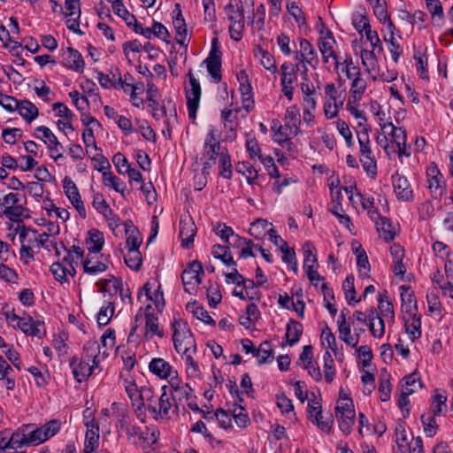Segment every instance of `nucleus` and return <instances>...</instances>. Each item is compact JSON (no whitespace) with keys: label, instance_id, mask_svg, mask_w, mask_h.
Masks as SVG:
<instances>
[{"label":"nucleus","instance_id":"obj_37","mask_svg":"<svg viewBox=\"0 0 453 453\" xmlns=\"http://www.w3.org/2000/svg\"><path fill=\"white\" fill-rule=\"evenodd\" d=\"M16 111L27 123H31L39 114L38 108L28 100L19 101Z\"/></svg>","mask_w":453,"mask_h":453},{"label":"nucleus","instance_id":"obj_23","mask_svg":"<svg viewBox=\"0 0 453 453\" xmlns=\"http://www.w3.org/2000/svg\"><path fill=\"white\" fill-rule=\"evenodd\" d=\"M70 366L73 377L78 382L85 381L93 372V366H90V364L84 358V354L81 360L73 358L70 363Z\"/></svg>","mask_w":453,"mask_h":453},{"label":"nucleus","instance_id":"obj_32","mask_svg":"<svg viewBox=\"0 0 453 453\" xmlns=\"http://www.w3.org/2000/svg\"><path fill=\"white\" fill-rule=\"evenodd\" d=\"M377 227V231L380 236L386 242H391L395 236V232L392 226L391 222L388 219L382 217L379 214V217L375 219H372Z\"/></svg>","mask_w":453,"mask_h":453},{"label":"nucleus","instance_id":"obj_5","mask_svg":"<svg viewBox=\"0 0 453 453\" xmlns=\"http://www.w3.org/2000/svg\"><path fill=\"white\" fill-rule=\"evenodd\" d=\"M0 209L5 217L13 222L19 221L26 211L25 207L19 203V195L9 193L0 198Z\"/></svg>","mask_w":453,"mask_h":453},{"label":"nucleus","instance_id":"obj_57","mask_svg":"<svg viewBox=\"0 0 453 453\" xmlns=\"http://www.w3.org/2000/svg\"><path fill=\"white\" fill-rule=\"evenodd\" d=\"M375 51L376 50H362L360 52L362 65L368 73L374 70L377 65V58Z\"/></svg>","mask_w":453,"mask_h":453},{"label":"nucleus","instance_id":"obj_30","mask_svg":"<svg viewBox=\"0 0 453 453\" xmlns=\"http://www.w3.org/2000/svg\"><path fill=\"white\" fill-rule=\"evenodd\" d=\"M378 308L380 314L384 317L388 323L395 322V311L392 303L389 301L387 290H383L378 295Z\"/></svg>","mask_w":453,"mask_h":453},{"label":"nucleus","instance_id":"obj_40","mask_svg":"<svg viewBox=\"0 0 453 453\" xmlns=\"http://www.w3.org/2000/svg\"><path fill=\"white\" fill-rule=\"evenodd\" d=\"M428 12L432 16L433 22L435 26L441 27L443 24L444 13L440 0H426Z\"/></svg>","mask_w":453,"mask_h":453},{"label":"nucleus","instance_id":"obj_4","mask_svg":"<svg viewBox=\"0 0 453 453\" xmlns=\"http://www.w3.org/2000/svg\"><path fill=\"white\" fill-rule=\"evenodd\" d=\"M187 76L188 78V87L185 88L187 108L189 118L196 119L202 94L201 85L192 70H189Z\"/></svg>","mask_w":453,"mask_h":453},{"label":"nucleus","instance_id":"obj_36","mask_svg":"<svg viewBox=\"0 0 453 453\" xmlns=\"http://www.w3.org/2000/svg\"><path fill=\"white\" fill-rule=\"evenodd\" d=\"M356 103L353 102V99H349L347 104V110L349 113L357 120V131H364L370 132L371 127L367 124V119L365 117V113L358 110L356 105Z\"/></svg>","mask_w":453,"mask_h":453},{"label":"nucleus","instance_id":"obj_49","mask_svg":"<svg viewBox=\"0 0 453 453\" xmlns=\"http://www.w3.org/2000/svg\"><path fill=\"white\" fill-rule=\"evenodd\" d=\"M354 253L357 257V265L359 268V274L361 277L368 278L370 272V264L367 255L364 249L361 247L354 249Z\"/></svg>","mask_w":453,"mask_h":453},{"label":"nucleus","instance_id":"obj_39","mask_svg":"<svg viewBox=\"0 0 453 453\" xmlns=\"http://www.w3.org/2000/svg\"><path fill=\"white\" fill-rule=\"evenodd\" d=\"M104 243L103 233L98 230H91L88 232V238L86 245L89 253L98 254Z\"/></svg>","mask_w":453,"mask_h":453},{"label":"nucleus","instance_id":"obj_16","mask_svg":"<svg viewBox=\"0 0 453 453\" xmlns=\"http://www.w3.org/2000/svg\"><path fill=\"white\" fill-rule=\"evenodd\" d=\"M427 188L434 198L441 197L445 190L444 179L442 174L434 164H431L426 171Z\"/></svg>","mask_w":453,"mask_h":453},{"label":"nucleus","instance_id":"obj_25","mask_svg":"<svg viewBox=\"0 0 453 453\" xmlns=\"http://www.w3.org/2000/svg\"><path fill=\"white\" fill-rule=\"evenodd\" d=\"M253 56L265 70L273 74L278 73L274 57L268 50L263 49L260 45H255Z\"/></svg>","mask_w":453,"mask_h":453},{"label":"nucleus","instance_id":"obj_63","mask_svg":"<svg viewBox=\"0 0 453 453\" xmlns=\"http://www.w3.org/2000/svg\"><path fill=\"white\" fill-rule=\"evenodd\" d=\"M287 10L299 26H302L305 23L304 13L296 1L288 0Z\"/></svg>","mask_w":453,"mask_h":453},{"label":"nucleus","instance_id":"obj_22","mask_svg":"<svg viewBox=\"0 0 453 453\" xmlns=\"http://www.w3.org/2000/svg\"><path fill=\"white\" fill-rule=\"evenodd\" d=\"M122 284V280L114 276H110L106 279H99L96 283L98 287V291L103 293L104 297H109L108 300H111L119 293Z\"/></svg>","mask_w":453,"mask_h":453},{"label":"nucleus","instance_id":"obj_62","mask_svg":"<svg viewBox=\"0 0 453 453\" xmlns=\"http://www.w3.org/2000/svg\"><path fill=\"white\" fill-rule=\"evenodd\" d=\"M219 174L221 177L229 180L232 178L231 158L227 152L221 151L219 156Z\"/></svg>","mask_w":453,"mask_h":453},{"label":"nucleus","instance_id":"obj_48","mask_svg":"<svg viewBox=\"0 0 453 453\" xmlns=\"http://www.w3.org/2000/svg\"><path fill=\"white\" fill-rule=\"evenodd\" d=\"M420 387L419 376L417 373H411L403 379L401 391L404 395H411Z\"/></svg>","mask_w":453,"mask_h":453},{"label":"nucleus","instance_id":"obj_21","mask_svg":"<svg viewBox=\"0 0 453 453\" xmlns=\"http://www.w3.org/2000/svg\"><path fill=\"white\" fill-rule=\"evenodd\" d=\"M173 24L176 33V42L180 45H186L188 41L187 25L183 18L180 4H175Z\"/></svg>","mask_w":453,"mask_h":453},{"label":"nucleus","instance_id":"obj_8","mask_svg":"<svg viewBox=\"0 0 453 453\" xmlns=\"http://www.w3.org/2000/svg\"><path fill=\"white\" fill-rule=\"evenodd\" d=\"M324 88L326 94L324 113L326 118L330 119L337 116L339 108L343 105V101L334 83L326 84Z\"/></svg>","mask_w":453,"mask_h":453},{"label":"nucleus","instance_id":"obj_9","mask_svg":"<svg viewBox=\"0 0 453 453\" xmlns=\"http://www.w3.org/2000/svg\"><path fill=\"white\" fill-rule=\"evenodd\" d=\"M201 274H203L202 265L198 261H193L186 268L181 275L184 289L188 293L196 291L201 283Z\"/></svg>","mask_w":453,"mask_h":453},{"label":"nucleus","instance_id":"obj_46","mask_svg":"<svg viewBox=\"0 0 453 453\" xmlns=\"http://www.w3.org/2000/svg\"><path fill=\"white\" fill-rule=\"evenodd\" d=\"M236 171L246 178L250 185L255 184L258 178V171L249 162H239Z\"/></svg>","mask_w":453,"mask_h":453},{"label":"nucleus","instance_id":"obj_47","mask_svg":"<svg viewBox=\"0 0 453 453\" xmlns=\"http://www.w3.org/2000/svg\"><path fill=\"white\" fill-rule=\"evenodd\" d=\"M272 129L273 131V140L275 142L279 143L281 147L292 145L289 136H293V134H290V130L287 127L284 125H280L278 127L273 126Z\"/></svg>","mask_w":453,"mask_h":453},{"label":"nucleus","instance_id":"obj_44","mask_svg":"<svg viewBox=\"0 0 453 453\" xmlns=\"http://www.w3.org/2000/svg\"><path fill=\"white\" fill-rule=\"evenodd\" d=\"M147 101L149 103V107L153 111H161L162 114L166 115V110L165 106H160L158 103V89L157 88L152 84L149 83L147 85Z\"/></svg>","mask_w":453,"mask_h":453},{"label":"nucleus","instance_id":"obj_58","mask_svg":"<svg viewBox=\"0 0 453 453\" xmlns=\"http://www.w3.org/2000/svg\"><path fill=\"white\" fill-rule=\"evenodd\" d=\"M321 343L326 350L331 349L335 356L338 354L336 340L331 329L326 326L321 333Z\"/></svg>","mask_w":453,"mask_h":453},{"label":"nucleus","instance_id":"obj_6","mask_svg":"<svg viewBox=\"0 0 453 453\" xmlns=\"http://www.w3.org/2000/svg\"><path fill=\"white\" fill-rule=\"evenodd\" d=\"M154 401L155 404L152 403V406H155V411L153 409H149V411L152 414L153 418L156 420L168 418L169 411L173 407V403L172 393L166 385L161 388V394L157 395Z\"/></svg>","mask_w":453,"mask_h":453},{"label":"nucleus","instance_id":"obj_1","mask_svg":"<svg viewBox=\"0 0 453 453\" xmlns=\"http://www.w3.org/2000/svg\"><path fill=\"white\" fill-rule=\"evenodd\" d=\"M173 341L177 353H185L196 349V341L188 323L181 319H174L172 322Z\"/></svg>","mask_w":453,"mask_h":453},{"label":"nucleus","instance_id":"obj_54","mask_svg":"<svg viewBox=\"0 0 453 453\" xmlns=\"http://www.w3.org/2000/svg\"><path fill=\"white\" fill-rule=\"evenodd\" d=\"M296 81V74H285L283 77H280L281 92L289 101L293 99L294 84Z\"/></svg>","mask_w":453,"mask_h":453},{"label":"nucleus","instance_id":"obj_11","mask_svg":"<svg viewBox=\"0 0 453 453\" xmlns=\"http://www.w3.org/2000/svg\"><path fill=\"white\" fill-rule=\"evenodd\" d=\"M170 392L172 393V403L178 404L183 401H188L193 396V389L188 383L182 381L178 375L172 379L167 386Z\"/></svg>","mask_w":453,"mask_h":453},{"label":"nucleus","instance_id":"obj_29","mask_svg":"<svg viewBox=\"0 0 453 453\" xmlns=\"http://www.w3.org/2000/svg\"><path fill=\"white\" fill-rule=\"evenodd\" d=\"M196 354V349L180 354L184 361L187 376L191 379H200L202 376L200 366L194 358Z\"/></svg>","mask_w":453,"mask_h":453},{"label":"nucleus","instance_id":"obj_18","mask_svg":"<svg viewBox=\"0 0 453 453\" xmlns=\"http://www.w3.org/2000/svg\"><path fill=\"white\" fill-rule=\"evenodd\" d=\"M339 338L348 346L354 348L358 344L359 334H351L350 325L347 322L345 311L342 310L337 320Z\"/></svg>","mask_w":453,"mask_h":453},{"label":"nucleus","instance_id":"obj_50","mask_svg":"<svg viewBox=\"0 0 453 453\" xmlns=\"http://www.w3.org/2000/svg\"><path fill=\"white\" fill-rule=\"evenodd\" d=\"M35 138L42 141L47 148L54 145L58 142L57 136L53 134V132L45 126H40L35 128Z\"/></svg>","mask_w":453,"mask_h":453},{"label":"nucleus","instance_id":"obj_20","mask_svg":"<svg viewBox=\"0 0 453 453\" xmlns=\"http://www.w3.org/2000/svg\"><path fill=\"white\" fill-rule=\"evenodd\" d=\"M151 304H148L145 308V328H144V338L150 340L154 336L163 337L164 331L159 327L158 318L150 311Z\"/></svg>","mask_w":453,"mask_h":453},{"label":"nucleus","instance_id":"obj_12","mask_svg":"<svg viewBox=\"0 0 453 453\" xmlns=\"http://www.w3.org/2000/svg\"><path fill=\"white\" fill-rule=\"evenodd\" d=\"M150 372L161 380H168L169 382L172 379L178 375L177 370L165 359L162 357H154L149 363Z\"/></svg>","mask_w":453,"mask_h":453},{"label":"nucleus","instance_id":"obj_52","mask_svg":"<svg viewBox=\"0 0 453 453\" xmlns=\"http://www.w3.org/2000/svg\"><path fill=\"white\" fill-rule=\"evenodd\" d=\"M366 89V81L361 77V75L351 82L350 87V97L354 103H357L361 100L363 94Z\"/></svg>","mask_w":453,"mask_h":453},{"label":"nucleus","instance_id":"obj_15","mask_svg":"<svg viewBox=\"0 0 453 453\" xmlns=\"http://www.w3.org/2000/svg\"><path fill=\"white\" fill-rule=\"evenodd\" d=\"M392 184L394 192L398 200L403 202H411L413 200V190L411 183L405 176L395 173L392 176Z\"/></svg>","mask_w":453,"mask_h":453},{"label":"nucleus","instance_id":"obj_24","mask_svg":"<svg viewBox=\"0 0 453 453\" xmlns=\"http://www.w3.org/2000/svg\"><path fill=\"white\" fill-rule=\"evenodd\" d=\"M204 62L212 81L215 83L219 82L221 81L220 52L212 49Z\"/></svg>","mask_w":453,"mask_h":453},{"label":"nucleus","instance_id":"obj_2","mask_svg":"<svg viewBox=\"0 0 453 453\" xmlns=\"http://www.w3.org/2000/svg\"><path fill=\"white\" fill-rule=\"evenodd\" d=\"M35 424H26L19 426L11 436V449L41 444Z\"/></svg>","mask_w":453,"mask_h":453},{"label":"nucleus","instance_id":"obj_61","mask_svg":"<svg viewBox=\"0 0 453 453\" xmlns=\"http://www.w3.org/2000/svg\"><path fill=\"white\" fill-rule=\"evenodd\" d=\"M447 396L440 392L438 389L435 390L433 401V414L434 416H439L442 412L447 411Z\"/></svg>","mask_w":453,"mask_h":453},{"label":"nucleus","instance_id":"obj_3","mask_svg":"<svg viewBox=\"0 0 453 453\" xmlns=\"http://www.w3.org/2000/svg\"><path fill=\"white\" fill-rule=\"evenodd\" d=\"M369 133L357 131V136L360 147V162L366 173L374 177L377 173V165L370 146Z\"/></svg>","mask_w":453,"mask_h":453},{"label":"nucleus","instance_id":"obj_26","mask_svg":"<svg viewBox=\"0 0 453 453\" xmlns=\"http://www.w3.org/2000/svg\"><path fill=\"white\" fill-rule=\"evenodd\" d=\"M300 124L301 115L297 106L292 105L288 107L285 113L284 126L290 130V134H292L293 136L301 134Z\"/></svg>","mask_w":453,"mask_h":453},{"label":"nucleus","instance_id":"obj_7","mask_svg":"<svg viewBox=\"0 0 453 453\" xmlns=\"http://www.w3.org/2000/svg\"><path fill=\"white\" fill-rule=\"evenodd\" d=\"M62 13L66 18L67 28L77 35H82L83 32L80 29L81 0H65Z\"/></svg>","mask_w":453,"mask_h":453},{"label":"nucleus","instance_id":"obj_64","mask_svg":"<svg viewBox=\"0 0 453 453\" xmlns=\"http://www.w3.org/2000/svg\"><path fill=\"white\" fill-rule=\"evenodd\" d=\"M99 446V432H86L83 453H94Z\"/></svg>","mask_w":453,"mask_h":453},{"label":"nucleus","instance_id":"obj_60","mask_svg":"<svg viewBox=\"0 0 453 453\" xmlns=\"http://www.w3.org/2000/svg\"><path fill=\"white\" fill-rule=\"evenodd\" d=\"M225 10L229 24H236L237 22L244 21V13L242 7L228 4L226 6Z\"/></svg>","mask_w":453,"mask_h":453},{"label":"nucleus","instance_id":"obj_10","mask_svg":"<svg viewBox=\"0 0 453 453\" xmlns=\"http://www.w3.org/2000/svg\"><path fill=\"white\" fill-rule=\"evenodd\" d=\"M63 189L65 196H67L73 206L76 209L79 215L82 219H85L87 217V212L84 203L81 200V196L80 195L76 184L70 177L66 176L63 180Z\"/></svg>","mask_w":453,"mask_h":453},{"label":"nucleus","instance_id":"obj_31","mask_svg":"<svg viewBox=\"0 0 453 453\" xmlns=\"http://www.w3.org/2000/svg\"><path fill=\"white\" fill-rule=\"evenodd\" d=\"M84 358L88 362L92 360L93 371L99 366L103 358L100 357L101 348L96 341H88L85 343L83 348Z\"/></svg>","mask_w":453,"mask_h":453},{"label":"nucleus","instance_id":"obj_35","mask_svg":"<svg viewBox=\"0 0 453 453\" xmlns=\"http://www.w3.org/2000/svg\"><path fill=\"white\" fill-rule=\"evenodd\" d=\"M405 332L410 339L414 342L421 336V319L418 315L404 316Z\"/></svg>","mask_w":453,"mask_h":453},{"label":"nucleus","instance_id":"obj_28","mask_svg":"<svg viewBox=\"0 0 453 453\" xmlns=\"http://www.w3.org/2000/svg\"><path fill=\"white\" fill-rule=\"evenodd\" d=\"M298 42L299 50H301L303 57L304 58V61L307 62L311 68L316 69L319 63L316 49L305 38H299Z\"/></svg>","mask_w":453,"mask_h":453},{"label":"nucleus","instance_id":"obj_17","mask_svg":"<svg viewBox=\"0 0 453 453\" xmlns=\"http://www.w3.org/2000/svg\"><path fill=\"white\" fill-rule=\"evenodd\" d=\"M153 285L151 282H147L143 285L142 288L138 293L137 298L140 302H142L143 294L146 300L151 301L156 309L161 312L165 307V299L163 291L161 290L160 284L157 285V288L152 291Z\"/></svg>","mask_w":453,"mask_h":453},{"label":"nucleus","instance_id":"obj_33","mask_svg":"<svg viewBox=\"0 0 453 453\" xmlns=\"http://www.w3.org/2000/svg\"><path fill=\"white\" fill-rule=\"evenodd\" d=\"M61 429V422L51 419L41 426H37L40 442L42 443L56 435Z\"/></svg>","mask_w":453,"mask_h":453},{"label":"nucleus","instance_id":"obj_45","mask_svg":"<svg viewBox=\"0 0 453 453\" xmlns=\"http://www.w3.org/2000/svg\"><path fill=\"white\" fill-rule=\"evenodd\" d=\"M115 311V303L112 300H106L100 308L96 319L100 326H106L111 319Z\"/></svg>","mask_w":453,"mask_h":453},{"label":"nucleus","instance_id":"obj_59","mask_svg":"<svg viewBox=\"0 0 453 453\" xmlns=\"http://www.w3.org/2000/svg\"><path fill=\"white\" fill-rule=\"evenodd\" d=\"M232 411V418L241 428H245L250 424V418L246 410L241 405H235Z\"/></svg>","mask_w":453,"mask_h":453},{"label":"nucleus","instance_id":"obj_51","mask_svg":"<svg viewBox=\"0 0 453 453\" xmlns=\"http://www.w3.org/2000/svg\"><path fill=\"white\" fill-rule=\"evenodd\" d=\"M112 10L116 15L125 20L128 27L133 26V23L135 22L134 15L127 10L121 0H114L112 2Z\"/></svg>","mask_w":453,"mask_h":453},{"label":"nucleus","instance_id":"obj_14","mask_svg":"<svg viewBox=\"0 0 453 453\" xmlns=\"http://www.w3.org/2000/svg\"><path fill=\"white\" fill-rule=\"evenodd\" d=\"M61 63L68 69L81 73L84 71L85 63L81 54L72 47L61 50Z\"/></svg>","mask_w":453,"mask_h":453},{"label":"nucleus","instance_id":"obj_42","mask_svg":"<svg viewBox=\"0 0 453 453\" xmlns=\"http://www.w3.org/2000/svg\"><path fill=\"white\" fill-rule=\"evenodd\" d=\"M211 254L215 258L220 259L227 266L236 265L228 246L216 244L212 247Z\"/></svg>","mask_w":453,"mask_h":453},{"label":"nucleus","instance_id":"obj_56","mask_svg":"<svg viewBox=\"0 0 453 453\" xmlns=\"http://www.w3.org/2000/svg\"><path fill=\"white\" fill-rule=\"evenodd\" d=\"M119 70L118 68L111 69L110 73L104 74L102 73H98V81L100 85L104 88H119L117 86V77Z\"/></svg>","mask_w":453,"mask_h":453},{"label":"nucleus","instance_id":"obj_27","mask_svg":"<svg viewBox=\"0 0 453 453\" xmlns=\"http://www.w3.org/2000/svg\"><path fill=\"white\" fill-rule=\"evenodd\" d=\"M196 233V226L191 219H181L180 222V237L182 246L188 249L193 242Z\"/></svg>","mask_w":453,"mask_h":453},{"label":"nucleus","instance_id":"obj_43","mask_svg":"<svg viewBox=\"0 0 453 453\" xmlns=\"http://www.w3.org/2000/svg\"><path fill=\"white\" fill-rule=\"evenodd\" d=\"M335 417L341 431L346 435L349 434L355 423V411L347 410V413H337Z\"/></svg>","mask_w":453,"mask_h":453},{"label":"nucleus","instance_id":"obj_55","mask_svg":"<svg viewBox=\"0 0 453 453\" xmlns=\"http://www.w3.org/2000/svg\"><path fill=\"white\" fill-rule=\"evenodd\" d=\"M324 365V375L325 380L327 383H331L335 377V369H334V362L332 357L331 353L328 350H326L323 356Z\"/></svg>","mask_w":453,"mask_h":453},{"label":"nucleus","instance_id":"obj_19","mask_svg":"<svg viewBox=\"0 0 453 453\" xmlns=\"http://www.w3.org/2000/svg\"><path fill=\"white\" fill-rule=\"evenodd\" d=\"M400 296H401V309L405 313L404 316H414L418 312L417 299L415 297L414 291L410 286L400 287Z\"/></svg>","mask_w":453,"mask_h":453},{"label":"nucleus","instance_id":"obj_53","mask_svg":"<svg viewBox=\"0 0 453 453\" xmlns=\"http://www.w3.org/2000/svg\"><path fill=\"white\" fill-rule=\"evenodd\" d=\"M268 226H272V224L269 223L267 220L262 219H257L250 225L249 233L254 238L261 239L266 234H268Z\"/></svg>","mask_w":453,"mask_h":453},{"label":"nucleus","instance_id":"obj_38","mask_svg":"<svg viewBox=\"0 0 453 453\" xmlns=\"http://www.w3.org/2000/svg\"><path fill=\"white\" fill-rule=\"evenodd\" d=\"M156 395H157L154 393L151 388L146 386L141 387L139 400L135 404L137 410H141L142 407H144L148 411L149 409H153L155 411V406H152V403L155 404L154 398Z\"/></svg>","mask_w":453,"mask_h":453},{"label":"nucleus","instance_id":"obj_34","mask_svg":"<svg viewBox=\"0 0 453 453\" xmlns=\"http://www.w3.org/2000/svg\"><path fill=\"white\" fill-rule=\"evenodd\" d=\"M83 267L86 273L96 275L107 270L108 265L103 261L97 259V254L88 253V257L83 262Z\"/></svg>","mask_w":453,"mask_h":453},{"label":"nucleus","instance_id":"obj_13","mask_svg":"<svg viewBox=\"0 0 453 453\" xmlns=\"http://www.w3.org/2000/svg\"><path fill=\"white\" fill-rule=\"evenodd\" d=\"M336 41L331 31H326V35L321 36L319 40L318 45L319 51L322 56V60L325 64H327L332 59L337 67L339 62L337 60V55L334 50Z\"/></svg>","mask_w":453,"mask_h":453},{"label":"nucleus","instance_id":"obj_41","mask_svg":"<svg viewBox=\"0 0 453 453\" xmlns=\"http://www.w3.org/2000/svg\"><path fill=\"white\" fill-rule=\"evenodd\" d=\"M303 333V326L300 322L291 319L286 328V339L288 345L292 346L299 342Z\"/></svg>","mask_w":453,"mask_h":453}]
</instances>
